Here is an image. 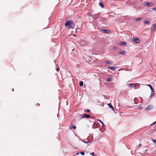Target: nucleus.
Returning <instances> with one entry per match:
<instances>
[{"mask_svg": "<svg viewBox=\"0 0 156 156\" xmlns=\"http://www.w3.org/2000/svg\"><path fill=\"white\" fill-rule=\"evenodd\" d=\"M65 26H69V29L70 28L73 29L74 28L75 25L73 21L70 20L66 22L65 23Z\"/></svg>", "mask_w": 156, "mask_h": 156, "instance_id": "nucleus-1", "label": "nucleus"}, {"mask_svg": "<svg viewBox=\"0 0 156 156\" xmlns=\"http://www.w3.org/2000/svg\"><path fill=\"white\" fill-rule=\"evenodd\" d=\"M128 85L129 87L132 88L134 87V89L135 88V86L137 85H138V88H139L140 87V85H139L138 83H136L135 84L130 83Z\"/></svg>", "mask_w": 156, "mask_h": 156, "instance_id": "nucleus-2", "label": "nucleus"}, {"mask_svg": "<svg viewBox=\"0 0 156 156\" xmlns=\"http://www.w3.org/2000/svg\"><path fill=\"white\" fill-rule=\"evenodd\" d=\"M156 30V24H154L151 26V30L152 32H155Z\"/></svg>", "mask_w": 156, "mask_h": 156, "instance_id": "nucleus-3", "label": "nucleus"}, {"mask_svg": "<svg viewBox=\"0 0 156 156\" xmlns=\"http://www.w3.org/2000/svg\"><path fill=\"white\" fill-rule=\"evenodd\" d=\"M132 41L136 43H139L140 40L139 39L137 38H132Z\"/></svg>", "mask_w": 156, "mask_h": 156, "instance_id": "nucleus-4", "label": "nucleus"}, {"mask_svg": "<svg viewBox=\"0 0 156 156\" xmlns=\"http://www.w3.org/2000/svg\"><path fill=\"white\" fill-rule=\"evenodd\" d=\"M101 31L103 33H105L107 34L109 33L110 32V31L109 30H106L105 29H102L101 30Z\"/></svg>", "mask_w": 156, "mask_h": 156, "instance_id": "nucleus-5", "label": "nucleus"}, {"mask_svg": "<svg viewBox=\"0 0 156 156\" xmlns=\"http://www.w3.org/2000/svg\"><path fill=\"white\" fill-rule=\"evenodd\" d=\"M144 5L149 7H151L152 6L153 4L151 3L144 2Z\"/></svg>", "mask_w": 156, "mask_h": 156, "instance_id": "nucleus-6", "label": "nucleus"}, {"mask_svg": "<svg viewBox=\"0 0 156 156\" xmlns=\"http://www.w3.org/2000/svg\"><path fill=\"white\" fill-rule=\"evenodd\" d=\"M90 117V115H87L86 114H83V116L82 117L83 118H89Z\"/></svg>", "mask_w": 156, "mask_h": 156, "instance_id": "nucleus-7", "label": "nucleus"}, {"mask_svg": "<svg viewBox=\"0 0 156 156\" xmlns=\"http://www.w3.org/2000/svg\"><path fill=\"white\" fill-rule=\"evenodd\" d=\"M153 107L151 105H149L145 108V109L147 110H150Z\"/></svg>", "mask_w": 156, "mask_h": 156, "instance_id": "nucleus-8", "label": "nucleus"}, {"mask_svg": "<svg viewBox=\"0 0 156 156\" xmlns=\"http://www.w3.org/2000/svg\"><path fill=\"white\" fill-rule=\"evenodd\" d=\"M108 69H111L112 70H113V71H115V70L116 68L115 67H114V66H109V67H108Z\"/></svg>", "mask_w": 156, "mask_h": 156, "instance_id": "nucleus-9", "label": "nucleus"}, {"mask_svg": "<svg viewBox=\"0 0 156 156\" xmlns=\"http://www.w3.org/2000/svg\"><path fill=\"white\" fill-rule=\"evenodd\" d=\"M107 105L112 110L114 111V108L113 106L111 105V103H108L107 104Z\"/></svg>", "mask_w": 156, "mask_h": 156, "instance_id": "nucleus-10", "label": "nucleus"}, {"mask_svg": "<svg viewBox=\"0 0 156 156\" xmlns=\"http://www.w3.org/2000/svg\"><path fill=\"white\" fill-rule=\"evenodd\" d=\"M126 44V43L124 42H120L119 43V44L120 45H125Z\"/></svg>", "mask_w": 156, "mask_h": 156, "instance_id": "nucleus-11", "label": "nucleus"}, {"mask_svg": "<svg viewBox=\"0 0 156 156\" xmlns=\"http://www.w3.org/2000/svg\"><path fill=\"white\" fill-rule=\"evenodd\" d=\"M70 129H71L72 128H73L74 129H75L76 128V126L72 125H70Z\"/></svg>", "mask_w": 156, "mask_h": 156, "instance_id": "nucleus-12", "label": "nucleus"}, {"mask_svg": "<svg viewBox=\"0 0 156 156\" xmlns=\"http://www.w3.org/2000/svg\"><path fill=\"white\" fill-rule=\"evenodd\" d=\"M144 23L149 25L150 24V22L147 20H144L143 21Z\"/></svg>", "mask_w": 156, "mask_h": 156, "instance_id": "nucleus-13", "label": "nucleus"}, {"mask_svg": "<svg viewBox=\"0 0 156 156\" xmlns=\"http://www.w3.org/2000/svg\"><path fill=\"white\" fill-rule=\"evenodd\" d=\"M126 51H119V53L120 54H121V55H125L126 54Z\"/></svg>", "mask_w": 156, "mask_h": 156, "instance_id": "nucleus-14", "label": "nucleus"}, {"mask_svg": "<svg viewBox=\"0 0 156 156\" xmlns=\"http://www.w3.org/2000/svg\"><path fill=\"white\" fill-rule=\"evenodd\" d=\"M147 85L150 87V88L151 90V91H154V89H153L152 87L150 84H147Z\"/></svg>", "mask_w": 156, "mask_h": 156, "instance_id": "nucleus-15", "label": "nucleus"}, {"mask_svg": "<svg viewBox=\"0 0 156 156\" xmlns=\"http://www.w3.org/2000/svg\"><path fill=\"white\" fill-rule=\"evenodd\" d=\"M105 63L108 64H111L112 63V62L111 61H106Z\"/></svg>", "mask_w": 156, "mask_h": 156, "instance_id": "nucleus-16", "label": "nucleus"}, {"mask_svg": "<svg viewBox=\"0 0 156 156\" xmlns=\"http://www.w3.org/2000/svg\"><path fill=\"white\" fill-rule=\"evenodd\" d=\"M154 91H151V94L150 97H153L154 96Z\"/></svg>", "mask_w": 156, "mask_h": 156, "instance_id": "nucleus-17", "label": "nucleus"}, {"mask_svg": "<svg viewBox=\"0 0 156 156\" xmlns=\"http://www.w3.org/2000/svg\"><path fill=\"white\" fill-rule=\"evenodd\" d=\"M99 4L102 8H103L104 7V5L101 2H100L99 3Z\"/></svg>", "mask_w": 156, "mask_h": 156, "instance_id": "nucleus-18", "label": "nucleus"}, {"mask_svg": "<svg viewBox=\"0 0 156 156\" xmlns=\"http://www.w3.org/2000/svg\"><path fill=\"white\" fill-rule=\"evenodd\" d=\"M79 85L80 86H82L83 85V82L82 81H80L79 83Z\"/></svg>", "mask_w": 156, "mask_h": 156, "instance_id": "nucleus-19", "label": "nucleus"}, {"mask_svg": "<svg viewBox=\"0 0 156 156\" xmlns=\"http://www.w3.org/2000/svg\"><path fill=\"white\" fill-rule=\"evenodd\" d=\"M98 121L100 122L101 124H102V126H105V125H104V124L100 120H98Z\"/></svg>", "mask_w": 156, "mask_h": 156, "instance_id": "nucleus-20", "label": "nucleus"}, {"mask_svg": "<svg viewBox=\"0 0 156 156\" xmlns=\"http://www.w3.org/2000/svg\"><path fill=\"white\" fill-rule=\"evenodd\" d=\"M107 80L108 82L111 81H112V79L111 78H108L107 79Z\"/></svg>", "mask_w": 156, "mask_h": 156, "instance_id": "nucleus-21", "label": "nucleus"}, {"mask_svg": "<svg viewBox=\"0 0 156 156\" xmlns=\"http://www.w3.org/2000/svg\"><path fill=\"white\" fill-rule=\"evenodd\" d=\"M80 153L82 155H84L85 153L84 151H82L80 152Z\"/></svg>", "mask_w": 156, "mask_h": 156, "instance_id": "nucleus-22", "label": "nucleus"}, {"mask_svg": "<svg viewBox=\"0 0 156 156\" xmlns=\"http://www.w3.org/2000/svg\"><path fill=\"white\" fill-rule=\"evenodd\" d=\"M90 154L92 156H94L95 154L94 152H93L92 153H90Z\"/></svg>", "mask_w": 156, "mask_h": 156, "instance_id": "nucleus-23", "label": "nucleus"}, {"mask_svg": "<svg viewBox=\"0 0 156 156\" xmlns=\"http://www.w3.org/2000/svg\"><path fill=\"white\" fill-rule=\"evenodd\" d=\"M133 102L135 104H137V103H136V100L135 99V98H134Z\"/></svg>", "mask_w": 156, "mask_h": 156, "instance_id": "nucleus-24", "label": "nucleus"}, {"mask_svg": "<svg viewBox=\"0 0 156 156\" xmlns=\"http://www.w3.org/2000/svg\"><path fill=\"white\" fill-rule=\"evenodd\" d=\"M153 143L155 144H156V140H152Z\"/></svg>", "mask_w": 156, "mask_h": 156, "instance_id": "nucleus-25", "label": "nucleus"}, {"mask_svg": "<svg viewBox=\"0 0 156 156\" xmlns=\"http://www.w3.org/2000/svg\"><path fill=\"white\" fill-rule=\"evenodd\" d=\"M142 19L141 18H137L136 19H135V20L136 21H138L140 19Z\"/></svg>", "mask_w": 156, "mask_h": 156, "instance_id": "nucleus-26", "label": "nucleus"}, {"mask_svg": "<svg viewBox=\"0 0 156 156\" xmlns=\"http://www.w3.org/2000/svg\"><path fill=\"white\" fill-rule=\"evenodd\" d=\"M156 123V121L154 122L152 124H151V126H152L153 125L155 124Z\"/></svg>", "mask_w": 156, "mask_h": 156, "instance_id": "nucleus-27", "label": "nucleus"}, {"mask_svg": "<svg viewBox=\"0 0 156 156\" xmlns=\"http://www.w3.org/2000/svg\"><path fill=\"white\" fill-rule=\"evenodd\" d=\"M87 15L89 16H91V14L90 13H87Z\"/></svg>", "mask_w": 156, "mask_h": 156, "instance_id": "nucleus-28", "label": "nucleus"}, {"mask_svg": "<svg viewBox=\"0 0 156 156\" xmlns=\"http://www.w3.org/2000/svg\"><path fill=\"white\" fill-rule=\"evenodd\" d=\"M86 111L88 112H90V110L89 109H87L86 110Z\"/></svg>", "mask_w": 156, "mask_h": 156, "instance_id": "nucleus-29", "label": "nucleus"}, {"mask_svg": "<svg viewBox=\"0 0 156 156\" xmlns=\"http://www.w3.org/2000/svg\"><path fill=\"white\" fill-rule=\"evenodd\" d=\"M82 141V142H83L86 144H88L89 143V142L87 141Z\"/></svg>", "mask_w": 156, "mask_h": 156, "instance_id": "nucleus-30", "label": "nucleus"}, {"mask_svg": "<svg viewBox=\"0 0 156 156\" xmlns=\"http://www.w3.org/2000/svg\"><path fill=\"white\" fill-rule=\"evenodd\" d=\"M140 100L141 101H142V102H143V99L142 98H140Z\"/></svg>", "mask_w": 156, "mask_h": 156, "instance_id": "nucleus-31", "label": "nucleus"}, {"mask_svg": "<svg viewBox=\"0 0 156 156\" xmlns=\"http://www.w3.org/2000/svg\"><path fill=\"white\" fill-rule=\"evenodd\" d=\"M59 68H57L56 69V71H59Z\"/></svg>", "mask_w": 156, "mask_h": 156, "instance_id": "nucleus-32", "label": "nucleus"}, {"mask_svg": "<svg viewBox=\"0 0 156 156\" xmlns=\"http://www.w3.org/2000/svg\"><path fill=\"white\" fill-rule=\"evenodd\" d=\"M139 108L140 109H142V106H140V107H139Z\"/></svg>", "mask_w": 156, "mask_h": 156, "instance_id": "nucleus-33", "label": "nucleus"}, {"mask_svg": "<svg viewBox=\"0 0 156 156\" xmlns=\"http://www.w3.org/2000/svg\"><path fill=\"white\" fill-rule=\"evenodd\" d=\"M79 154H80V152H76V155H78Z\"/></svg>", "mask_w": 156, "mask_h": 156, "instance_id": "nucleus-34", "label": "nucleus"}, {"mask_svg": "<svg viewBox=\"0 0 156 156\" xmlns=\"http://www.w3.org/2000/svg\"><path fill=\"white\" fill-rule=\"evenodd\" d=\"M153 10H156V8H153Z\"/></svg>", "mask_w": 156, "mask_h": 156, "instance_id": "nucleus-35", "label": "nucleus"}, {"mask_svg": "<svg viewBox=\"0 0 156 156\" xmlns=\"http://www.w3.org/2000/svg\"><path fill=\"white\" fill-rule=\"evenodd\" d=\"M141 145V144H140L138 145V147L140 146Z\"/></svg>", "mask_w": 156, "mask_h": 156, "instance_id": "nucleus-36", "label": "nucleus"}, {"mask_svg": "<svg viewBox=\"0 0 156 156\" xmlns=\"http://www.w3.org/2000/svg\"><path fill=\"white\" fill-rule=\"evenodd\" d=\"M38 105L39 106L40 105H39V103L38 104Z\"/></svg>", "mask_w": 156, "mask_h": 156, "instance_id": "nucleus-37", "label": "nucleus"}]
</instances>
